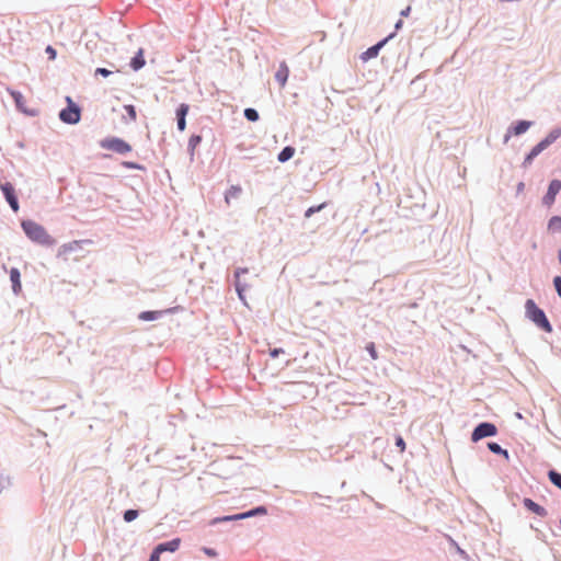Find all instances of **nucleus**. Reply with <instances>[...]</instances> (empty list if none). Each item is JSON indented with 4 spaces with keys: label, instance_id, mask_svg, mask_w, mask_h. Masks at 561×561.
Listing matches in <instances>:
<instances>
[{
    "label": "nucleus",
    "instance_id": "nucleus-1",
    "mask_svg": "<svg viewBox=\"0 0 561 561\" xmlns=\"http://www.w3.org/2000/svg\"><path fill=\"white\" fill-rule=\"evenodd\" d=\"M21 227H22L24 233L26 234V237L31 241H33L39 245L50 247L55 242V240L48 234L46 229L42 225H39L33 220H30V219L23 220L21 222Z\"/></svg>",
    "mask_w": 561,
    "mask_h": 561
},
{
    "label": "nucleus",
    "instance_id": "nucleus-2",
    "mask_svg": "<svg viewBox=\"0 0 561 561\" xmlns=\"http://www.w3.org/2000/svg\"><path fill=\"white\" fill-rule=\"evenodd\" d=\"M526 317L534 322L540 330L550 333L552 325L548 320L545 311L537 306L533 299H527L525 302Z\"/></svg>",
    "mask_w": 561,
    "mask_h": 561
},
{
    "label": "nucleus",
    "instance_id": "nucleus-3",
    "mask_svg": "<svg viewBox=\"0 0 561 561\" xmlns=\"http://www.w3.org/2000/svg\"><path fill=\"white\" fill-rule=\"evenodd\" d=\"M267 514V508L263 505H260V506H255L247 512H242V513H239V514H234V515H225V516H221V517H216V518H213L210 520V525H217V524H220V523H228V522H234V520H241V519H245V518H250V517H254V516H260V515H266Z\"/></svg>",
    "mask_w": 561,
    "mask_h": 561
},
{
    "label": "nucleus",
    "instance_id": "nucleus-4",
    "mask_svg": "<svg viewBox=\"0 0 561 561\" xmlns=\"http://www.w3.org/2000/svg\"><path fill=\"white\" fill-rule=\"evenodd\" d=\"M67 106L59 112V119L69 125H75L81 119V108L70 96L66 98Z\"/></svg>",
    "mask_w": 561,
    "mask_h": 561
},
{
    "label": "nucleus",
    "instance_id": "nucleus-5",
    "mask_svg": "<svg viewBox=\"0 0 561 561\" xmlns=\"http://www.w3.org/2000/svg\"><path fill=\"white\" fill-rule=\"evenodd\" d=\"M497 434V427L491 422L479 423L471 433V440L477 443L486 437H493Z\"/></svg>",
    "mask_w": 561,
    "mask_h": 561
},
{
    "label": "nucleus",
    "instance_id": "nucleus-6",
    "mask_svg": "<svg viewBox=\"0 0 561 561\" xmlns=\"http://www.w3.org/2000/svg\"><path fill=\"white\" fill-rule=\"evenodd\" d=\"M101 147L106 150L114 151L116 153L125 154L131 151V146L124 139L118 137H108L101 141Z\"/></svg>",
    "mask_w": 561,
    "mask_h": 561
},
{
    "label": "nucleus",
    "instance_id": "nucleus-7",
    "mask_svg": "<svg viewBox=\"0 0 561 561\" xmlns=\"http://www.w3.org/2000/svg\"><path fill=\"white\" fill-rule=\"evenodd\" d=\"M0 188H1V192H2L7 203L11 207V209L14 213H16L19 210L20 206H19L18 196L15 194V188L12 185V183H10V182L1 183Z\"/></svg>",
    "mask_w": 561,
    "mask_h": 561
},
{
    "label": "nucleus",
    "instance_id": "nucleus-8",
    "mask_svg": "<svg viewBox=\"0 0 561 561\" xmlns=\"http://www.w3.org/2000/svg\"><path fill=\"white\" fill-rule=\"evenodd\" d=\"M12 100L14 101V104H15V107L18 111L24 113L25 115L27 116H36L37 115V112L35 110H30L25 106V98L23 96V94L16 90H11L9 89L8 90Z\"/></svg>",
    "mask_w": 561,
    "mask_h": 561
},
{
    "label": "nucleus",
    "instance_id": "nucleus-9",
    "mask_svg": "<svg viewBox=\"0 0 561 561\" xmlns=\"http://www.w3.org/2000/svg\"><path fill=\"white\" fill-rule=\"evenodd\" d=\"M560 191H561V181L558 179L550 181L548 191L545 194V196L542 197V204L548 207L551 206L554 203L556 197Z\"/></svg>",
    "mask_w": 561,
    "mask_h": 561
},
{
    "label": "nucleus",
    "instance_id": "nucleus-10",
    "mask_svg": "<svg viewBox=\"0 0 561 561\" xmlns=\"http://www.w3.org/2000/svg\"><path fill=\"white\" fill-rule=\"evenodd\" d=\"M393 34H390L388 37L379 41L377 44L370 46L367 48L362 55L360 59L363 61H368L369 59L376 58L380 51V49L385 46V44L388 42V39L392 38Z\"/></svg>",
    "mask_w": 561,
    "mask_h": 561
},
{
    "label": "nucleus",
    "instance_id": "nucleus-11",
    "mask_svg": "<svg viewBox=\"0 0 561 561\" xmlns=\"http://www.w3.org/2000/svg\"><path fill=\"white\" fill-rule=\"evenodd\" d=\"M249 271L247 267H237L234 270V288L241 300H244L243 291L247 289V284H243L240 279L241 275L247 274Z\"/></svg>",
    "mask_w": 561,
    "mask_h": 561
},
{
    "label": "nucleus",
    "instance_id": "nucleus-12",
    "mask_svg": "<svg viewBox=\"0 0 561 561\" xmlns=\"http://www.w3.org/2000/svg\"><path fill=\"white\" fill-rule=\"evenodd\" d=\"M190 106L186 103H181L175 111L176 126L180 131H183L186 127V116Z\"/></svg>",
    "mask_w": 561,
    "mask_h": 561
},
{
    "label": "nucleus",
    "instance_id": "nucleus-13",
    "mask_svg": "<svg viewBox=\"0 0 561 561\" xmlns=\"http://www.w3.org/2000/svg\"><path fill=\"white\" fill-rule=\"evenodd\" d=\"M531 126H533L531 121L519 119V121L513 122L508 127L510 134H514V136H520V135L525 134Z\"/></svg>",
    "mask_w": 561,
    "mask_h": 561
},
{
    "label": "nucleus",
    "instance_id": "nucleus-14",
    "mask_svg": "<svg viewBox=\"0 0 561 561\" xmlns=\"http://www.w3.org/2000/svg\"><path fill=\"white\" fill-rule=\"evenodd\" d=\"M180 545H181V539L174 538L172 540L158 543L153 549H156L157 552L162 554L163 552H167V551L175 552L180 548Z\"/></svg>",
    "mask_w": 561,
    "mask_h": 561
},
{
    "label": "nucleus",
    "instance_id": "nucleus-15",
    "mask_svg": "<svg viewBox=\"0 0 561 561\" xmlns=\"http://www.w3.org/2000/svg\"><path fill=\"white\" fill-rule=\"evenodd\" d=\"M523 505L526 510H528L529 512H531L540 517H545L548 514L547 510L543 506L539 505L538 503H536L535 501H533L529 497H525L523 500Z\"/></svg>",
    "mask_w": 561,
    "mask_h": 561
},
{
    "label": "nucleus",
    "instance_id": "nucleus-16",
    "mask_svg": "<svg viewBox=\"0 0 561 561\" xmlns=\"http://www.w3.org/2000/svg\"><path fill=\"white\" fill-rule=\"evenodd\" d=\"M9 275H10V280L12 283V290L15 295H19L22 290L21 273H20L19 268L12 267L9 272Z\"/></svg>",
    "mask_w": 561,
    "mask_h": 561
},
{
    "label": "nucleus",
    "instance_id": "nucleus-17",
    "mask_svg": "<svg viewBox=\"0 0 561 561\" xmlns=\"http://www.w3.org/2000/svg\"><path fill=\"white\" fill-rule=\"evenodd\" d=\"M543 150H546V149L542 147V145H541L540 142H538V144H537L536 146H534V147L531 148V150L526 154V157H525V159H524V161H523V164H522V165H523L524 168L529 167V165L533 163L534 159H535L537 156H539Z\"/></svg>",
    "mask_w": 561,
    "mask_h": 561
},
{
    "label": "nucleus",
    "instance_id": "nucleus-18",
    "mask_svg": "<svg viewBox=\"0 0 561 561\" xmlns=\"http://www.w3.org/2000/svg\"><path fill=\"white\" fill-rule=\"evenodd\" d=\"M289 76L288 67L285 62H282L278 70L275 73V80L279 83L280 87H284L287 82Z\"/></svg>",
    "mask_w": 561,
    "mask_h": 561
},
{
    "label": "nucleus",
    "instance_id": "nucleus-19",
    "mask_svg": "<svg viewBox=\"0 0 561 561\" xmlns=\"http://www.w3.org/2000/svg\"><path fill=\"white\" fill-rule=\"evenodd\" d=\"M560 137H561V128H554L539 142L542 145V147L545 149H547Z\"/></svg>",
    "mask_w": 561,
    "mask_h": 561
},
{
    "label": "nucleus",
    "instance_id": "nucleus-20",
    "mask_svg": "<svg viewBox=\"0 0 561 561\" xmlns=\"http://www.w3.org/2000/svg\"><path fill=\"white\" fill-rule=\"evenodd\" d=\"M145 64L146 61L144 57V51L142 49H139L136 53V55L131 58L129 66L133 70L138 71L145 66Z\"/></svg>",
    "mask_w": 561,
    "mask_h": 561
},
{
    "label": "nucleus",
    "instance_id": "nucleus-21",
    "mask_svg": "<svg viewBox=\"0 0 561 561\" xmlns=\"http://www.w3.org/2000/svg\"><path fill=\"white\" fill-rule=\"evenodd\" d=\"M295 152H296V149L293 146H286L279 151V153L277 156V160L280 163H285L294 157Z\"/></svg>",
    "mask_w": 561,
    "mask_h": 561
},
{
    "label": "nucleus",
    "instance_id": "nucleus-22",
    "mask_svg": "<svg viewBox=\"0 0 561 561\" xmlns=\"http://www.w3.org/2000/svg\"><path fill=\"white\" fill-rule=\"evenodd\" d=\"M488 449L492 454L503 456L506 459H508V457H510L508 451L506 449L502 448V446L500 444L495 443V442H489L488 443Z\"/></svg>",
    "mask_w": 561,
    "mask_h": 561
},
{
    "label": "nucleus",
    "instance_id": "nucleus-23",
    "mask_svg": "<svg viewBox=\"0 0 561 561\" xmlns=\"http://www.w3.org/2000/svg\"><path fill=\"white\" fill-rule=\"evenodd\" d=\"M548 229L552 232H561V216H552L549 219Z\"/></svg>",
    "mask_w": 561,
    "mask_h": 561
},
{
    "label": "nucleus",
    "instance_id": "nucleus-24",
    "mask_svg": "<svg viewBox=\"0 0 561 561\" xmlns=\"http://www.w3.org/2000/svg\"><path fill=\"white\" fill-rule=\"evenodd\" d=\"M548 477L550 482L561 490V472L551 469L548 471Z\"/></svg>",
    "mask_w": 561,
    "mask_h": 561
},
{
    "label": "nucleus",
    "instance_id": "nucleus-25",
    "mask_svg": "<svg viewBox=\"0 0 561 561\" xmlns=\"http://www.w3.org/2000/svg\"><path fill=\"white\" fill-rule=\"evenodd\" d=\"M160 314H161L160 311H142L139 314V319H141L144 321H153V320H157L160 317Z\"/></svg>",
    "mask_w": 561,
    "mask_h": 561
},
{
    "label": "nucleus",
    "instance_id": "nucleus-26",
    "mask_svg": "<svg viewBox=\"0 0 561 561\" xmlns=\"http://www.w3.org/2000/svg\"><path fill=\"white\" fill-rule=\"evenodd\" d=\"M243 114L249 122H256L260 118L259 112L252 107L245 108Z\"/></svg>",
    "mask_w": 561,
    "mask_h": 561
},
{
    "label": "nucleus",
    "instance_id": "nucleus-27",
    "mask_svg": "<svg viewBox=\"0 0 561 561\" xmlns=\"http://www.w3.org/2000/svg\"><path fill=\"white\" fill-rule=\"evenodd\" d=\"M138 516H139V511L133 510V508L126 510L123 514V518L126 523L134 522Z\"/></svg>",
    "mask_w": 561,
    "mask_h": 561
},
{
    "label": "nucleus",
    "instance_id": "nucleus-28",
    "mask_svg": "<svg viewBox=\"0 0 561 561\" xmlns=\"http://www.w3.org/2000/svg\"><path fill=\"white\" fill-rule=\"evenodd\" d=\"M201 141H202V136L192 135L188 139V150L193 153V151L201 144Z\"/></svg>",
    "mask_w": 561,
    "mask_h": 561
},
{
    "label": "nucleus",
    "instance_id": "nucleus-29",
    "mask_svg": "<svg viewBox=\"0 0 561 561\" xmlns=\"http://www.w3.org/2000/svg\"><path fill=\"white\" fill-rule=\"evenodd\" d=\"M325 203H322L320 205H317V206H311L309 207L306 211H305V217L306 218H310L312 215H314L316 213H319L320 210H322L324 207H325Z\"/></svg>",
    "mask_w": 561,
    "mask_h": 561
},
{
    "label": "nucleus",
    "instance_id": "nucleus-30",
    "mask_svg": "<svg viewBox=\"0 0 561 561\" xmlns=\"http://www.w3.org/2000/svg\"><path fill=\"white\" fill-rule=\"evenodd\" d=\"M124 110H125L126 114L128 115V117L130 118V121L135 122L137 119V111L134 105H131V104L124 105Z\"/></svg>",
    "mask_w": 561,
    "mask_h": 561
},
{
    "label": "nucleus",
    "instance_id": "nucleus-31",
    "mask_svg": "<svg viewBox=\"0 0 561 561\" xmlns=\"http://www.w3.org/2000/svg\"><path fill=\"white\" fill-rule=\"evenodd\" d=\"M553 287H554L558 296L561 298V276L553 277Z\"/></svg>",
    "mask_w": 561,
    "mask_h": 561
},
{
    "label": "nucleus",
    "instance_id": "nucleus-32",
    "mask_svg": "<svg viewBox=\"0 0 561 561\" xmlns=\"http://www.w3.org/2000/svg\"><path fill=\"white\" fill-rule=\"evenodd\" d=\"M396 446L400 449V453L405 450V442L402 436L398 435L394 442Z\"/></svg>",
    "mask_w": 561,
    "mask_h": 561
},
{
    "label": "nucleus",
    "instance_id": "nucleus-33",
    "mask_svg": "<svg viewBox=\"0 0 561 561\" xmlns=\"http://www.w3.org/2000/svg\"><path fill=\"white\" fill-rule=\"evenodd\" d=\"M111 73H112V71L108 70L107 68L99 67L95 69V76H102L104 78H107Z\"/></svg>",
    "mask_w": 561,
    "mask_h": 561
},
{
    "label": "nucleus",
    "instance_id": "nucleus-34",
    "mask_svg": "<svg viewBox=\"0 0 561 561\" xmlns=\"http://www.w3.org/2000/svg\"><path fill=\"white\" fill-rule=\"evenodd\" d=\"M123 165L127 169H131V170H141L144 169L140 164L136 163V162H131V161H125L123 163Z\"/></svg>",
    "mask_w": 561,
    "mask_h": 561
},
{
    "label": "nucleus",
    "instance_id": "nucleus-35",
    "mask_svg": "<svg viewBox=\"0 0 561 561\" xmlns=\"http://www.w3.org/2000/svg\"><path fill=\"white\" fill-rule=\"evenodd\" d=\"M366 350H367V352L369 353V355L371 356L373 359L377 358V351H376V347H375L374 343L367 344Z\"/></svg>",
    "mask_w": 561,
    "mask_h": 561
},
{
    "label": "nucleus",
    "instance_id": "nucleus-36",
    "mask_svg": "<svg viewBox=\"0 0 561 561\" xmlns=\"http://www.w3.org/2000/svg\"><path fill=\"white\" fill-rule=\"evenodd\" d=\"M283 353H284V350H283V348H280V347H274V348H271V350H270V355H271V357H273V358L278 357V356H279L280 354H283Z\"/></svg>",
    "mask_w": 561,
    "mask_h": 561
},
{
    "label": "nucleus",
    "instance_id": "nucleus-37",
    "mask_svg": "<svg viewBox=\"0 0 561 561\" xmlns=\"http://www.w3.org/2000/svg\"><path fill=\"white\" fill-rule=\"evenodd\" d=\"M7 484H9L8 478H5L2 473H0V494L5 489Z\"/></svg>",
    "mask_w": 561,
    "mask_h": 561
},
{
    "label": "nucleus",
    "instance_id": "nucleus-38",
    "mask_svg": "<svg viewBox=\"0 0 561 561\" xmlns=\"http://www.w3.org/2000/svg\"><path fill=\"white\" fill-rule=\"evenodd\" d=\"M203 551H204V553H205L206 556H208V557H216V556H217L216 550H215V549H213V548L204 547V548H203Z\"/></svg>",
    "mask_w": 561,
    "mask_h": 561
},
{
    "label": "nucleus",
    "instance_id": "nucleus-39",
    "mask_svg": "<svg viewBox=\"0 0 561 561\" xmlns=\"http://www.w3.org/2000/svg\"><path fill=\"white\" fill-rule=\"evenodd\" d=\"M160 556L161 554L159 552H157L156 549H153L152 552L150 553L148 561H160Z\"/></svg>",
    "mask_w": 561,
    "mask_h": 561
},
{
    "label": "nucleus",
    "instance_id": "nucleus-40",
    "mask_svg": "<svg viewBox=\"0 0 561 561\" xmlns=\"http://www.w3.org/2000/svg\"><path fill=\"white\" fill-rule=\"evenodd\" d=\"M46 53L49 54L50 59L56 57V50L51 46H47Z\"/></svg>",
    "mask_w": 561,
    "mask_h": 561
},
{
    "label": "nucleus",
    "instance_id": "nucleus-41",
    "mask_svg": "<svg viewBox=\"0 0 561 561\" xmlns=\"http://www.w3.org/2000/svg\"><path fill=\"white\" fill-rule=\"evenodd\" d=\"M512 136H514V134H510V128H507V130L504 135V138H503V142L506 145L510 141Z\"/></svg>",
    "mask_w": 561,
    "mask_h": 561
},
{
    "label": "nucleus",
    "instance_id": "nucleus-42",
    "mask_svg": "<svg viewBox=\"0 0 561 561\" xmlns=\"http://www.w3.org/2000/svg\"><path fill=\"white\" fill-rule=\"evenodd\" d=\"M410 12H411V8H410V7H407L405 9H403V10L400 12V15H401V16L407 18V16H409Z\"/></svg>",
    "mask_w": 561,
    "mask_h": 561
},
{
    "label": "nucleus",
    "instance_id": "nucleus-43",
    "mask_svg": "<svg viewBox=\"0 0 561 561\" xmlns=\"http://www.w3.org/2000/svg\"><path fill=\"white\" fill-rule=\"evenodd\" d=\"M524 188H525V184L523 182H519L517 184L516 191H517V193H522L524 191Z\"/></svg>",
    "mask_w": 561,
    "mask_h": 561
},
{
    "label": "nucleus",
    "instance_id": "nucleus-44",
    "mask_svg": "<svg viewBox=\"0 0 561 561\" xmlns=\"http://www.w3.org/2000/svg\"><path fill=\"white\" fill-rule=\"evenodd\" d=\"M402 25H403L402 20H399V21L396 23V25H394L396 31L400 30V28L402 27Z\"/></svg>",
    "mask_w": 561,
    "mask_h": 561
},
{
    "label": "nucleus",
    "instance_id": "nucleus-45",
    "mask_svg": "<svg viewBox=\"0 0 561 561\" xmlns=\"http://www.w3.org/2000/svg\"><path fill=\"white\" fill-rule=\"evenodd\" d=\"M240 188L232 187V191L230 192L233 196H237V194L240 192Z\"/></svg>",
    "mask_w": 561,
    "mask_h": 561
},
{
    "label": "nucleus",
    "instance_id": "nucleus-46",
    "mask_svg": "<svg viewBox=\"0 0 561 561\" xmlns=\"http://www.w3.org/2000/svg\"><path fill=\"white\" fill-rule=\"evenodd\" d=\"M457 550H458V552H459L461 556H466V552H465L462 549H460L459 547L457 548Z\"/></svg>",
    "mask_w": 561,
    "mask_h": 561
},
{
    "label": "nucleus",
    "instance_id": "nucleus-47",
    "mask_svg": "<svg viewBox=\"0 0 561 561\" xmlns=\"http://www.w3.org/2000/svg\"><path fill=\"white\" fill-rule=\"evenodd\" d=\"M457 550H458V552H459L461 556H466V552H465L462 549H460L459 547L457 548Z\"/></svg>",
    "mask_w": 561,
    "mask_h": 561
},
{
    "label": "nucleus",
    "instance_id": "nucleus-48",
    "mask_svg": "<svg viewBox=\"0 0 561 561\" xmlns=\"http://www.w3.org/2000/svg\"><path fill=\"white\" fill-rule=\"evenodd\" d=\"M558 259H559V262H560V264H561V249H560V250H559V252H558Z\"/></svg>",
    "mask_w": 561,
    "mask_h": 561
},
{
    "label": "nucleus",
    "instance_id": "nucleus-49",
    "mask_svg": "<svg viewBox=\"0 0 561 561\" xmlns=\"http://www.w3.org/2000/svg\"><path fill=\"white\" fill-rule=\"evenodd\" d=\"M560 524H561V518H560Z\"/></svg>",
    "mask_w": 561,
    "mask_h": 561
}]
</instances>
